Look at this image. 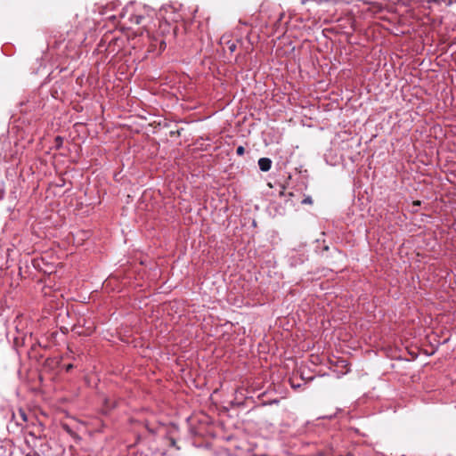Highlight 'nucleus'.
<instances>
[{
	"mask_svg": "<svg viewBox=\"0 0 456 456\" xmlns=\"http://www.w3.org/2000/svg\"><path fill=\"white\" fill-rule=\"evenodd\" d=\"M421 346H424L425 344H420ZM427 346H430L431 347V350L428 351V349H424V348H421L420 346H419V344H413V343H411V344H408L406 346H405V349L407 350L408 354L410 355H411V359L414 360L418 357L420 350H423L424 353L427 354V355H431L435 353V351L437 349V346L436 347H434L433 346V344H426Z\"/></svg>",
	"mask_w": 456,
	"mask_h": 456,
	"instance_id": "obj_1",
	"label": "nucleus"
},
{
	"mask_svg": "<svg viewBox=\"0 0 456 456\" xmlns=\"http://www.w3.org/2000/svg\"><path fill=\"white\" fill-rule=\"evenodd\" d=\"M258 167L261 171L267 172L272 167V160L269 158H261L258 160Z\"/></svg>",
	"mask_w": 456,
	"mask_h": 456,
	"instance_id": "obj_2",
	"label": "nucleus"
},
{
	"mask_svg": "<svg viewBox=\"0 0 456 456\" xmlns=\"http://www.w3.org/2000/svg\"><path fill=\"white\" fill-rule=\"evenodd\" d=\"M142 19H143V16H142V15H133L130 18V20L135 24H140L142 22Z\"/></svg>",
	"mask_w": 456,
	"mask_h": 456,
	"instance_id": "obj_3",
	"label": "nucleus"
},
{
	"mask_svg": "<svg viewBox=\"0 0 456 456\" xmlns=\"http://www.w3.org/2000/svg\"><path fill=\"white\" fill-rule=\"evenodd\" d=\"M144 428L151 435H155L157 433V430L151 428L147 421L144 423Z\"/></svg>",
	"mask_w": 456,
	"mask_h": 456,
	"instance_id": "obj_4",
	"label": "nucleus"
},
{
	"mask_svg": "<svg viewBox=\"0 0 456 456\" xmlns=\"http://www.w3.org/2000/svg\"><path fill=\"white\" fill-rule=\"evenodd\" d=\"M227 46H228V49L230 50L231 53H233L235 50H236V44L234 42H232V41H228L227 42Z\"/></svg>",
	"mask_w": 456,
	"mask_h": 456,
	"instance_id": "obj_5",
	"label": "nucleus"
},
{
	"mask_svg": "<svg viewBox=\"0 0 456 456\" xmlns=\"http://www.w3.org/2000/svg\"><path fill=\"white\" fill-rule=\"evenodd\" d=\"M302 204H313V200L310 196H305L303 200H302Z\"/></svg>",
	"mask_w": 456,
	"mask_h": 456,
	"instance_id": "obj_6",
	"label": "nucleus"
},
{
	"mask_svg": "<svg viewBox=\"0 0 456 456\" xmlns=\"http://www.w3.org/2000/svg\"><path fill=\"white\" fill-rule=\"evenodd\" d=\"M244 151H245V149H244V147H243V146H239V147H237V149H236V153H237V155H239V156H242V155L244 154Z\"/></svg>",
	"mask_w": 456,
	"mask_h": 456,
	"instance_id": "obj_7",
	"label": "nucleus"
},
{
	"mask_svg": "<svg viewBox=\"0 0 456 456\" xmlns=\"http://www.w3.org/2000/svg\"><path fill=\"white\" fill-rule=\"evenodd\" d=\"M25 456H40V455L36 451L31 450L28 453H26Z\"/></svg>",
	"mask_w": 456,
	"mask_h": 456,
	"instance_id": "obj_8",
	"label": "nucleus"
},
{
	"mask_svg": "<svg viewBox=\"0 0 456 456\" xmlns=\"http://www.w3.org/2000/svg\"><path fill=\"white\" fill-rule=\"evenodd\" d=\"M20 416L22 419L23 421H27V415L24 411H20Z\"/></svg>",
	"mask_w": 456,
	"mask_h": 456,
	"instance_id": "obj_9",
	"label": "nucleus"
},
{
	"mask_svg": "<svg viewBox=\"0 0 456 456\" xmlns=\"http://www.w3.org/2000/svg\"><path fill=\"white\" fill-rule=\"evenodd\" d=\"M73 368H74V365H73L72 363L67 364V365L65 366V370H66V371H68V372H69V371H70Z\"/></svg>",
	"mask_w": 456,
	"mask_h": 456,
	"instance_id": "obj_10",
	"label": "nucleus"
},
{
	"mask_svg": "<svg viewBox=\"0 0 456 456\" xmlns=\"http://www.w3.org/2000/svg\"><path fill=\"white\" fill-rule=\"evenodd\" d=\"M56 142H57V146H60V145L62 143V139H61V137L57 136V137H56Z\"/></svg>",
	"mask_w": 456,
	"mask_h": 456,
	"instance_id": "obj_11",
	"label": "nucleus"
},
{
	"mask_svg": "<svg viewBox=\"0 0 456 456\" xmlns=\"http://www.w3.org/2000/svg\"><path fill=\"white\" fill-rule=\"evenodd\" d=\"M41 345H42L41 343H38V344H33V345H32V346H31V349H32V350H35L37 346H41Z\"/></svg>",
	"mask_w": 456,
	"mask_h": 456,
	"instance_id": "obj_12",
	"label": "nucleus"
},
{
	"mask_svg": "<svg viewBox=\"0 0 456 456\" xmlns=\"http://www.w3.org/2000/svg\"><path fill=\"white\" fill-rule=\"evenodd\" d=\"M166 47V43L164 41L160 42V48L164 49Z\"/></svg>",
	"mask_w": 456,
	"mask_h": 456,
	"instance_id": "obj_13",
	"label": "nucleus"
},
{
	"mask_svg": "<svg viewBox=\"0 0 456 456\" xmlns=\"http://www.w3.org/2000/svg\"><path fill=\"white\" fill-rule=\"evenodd\" d=\"M290 383H291L292 387H296V385L294 384V382L292 380L290 381Z\"/></svg>",
	"mask_w": 456,
	"mask_h": 456,
	"instance_id": "obj_14",
	"label": "nucleus"
},
{
	"mask_svg": "<svg viewBox=\"0 0 456 456\" xmlns=\"http://www.w3.org/2000/svg\"><path fill=\"white\" fill-rule=\"evenodd\" d=\"M448 341H449V338H445V339H444V341H443V342H444V343H446V342H448Z\"/></svg>",
	"mask_w": 456,
	"mask_h": 456,
	"instance_id": "obj_15",
	"label": "nucleus"
},
{
	"mask_svg": "<svg viewBox=\"0 0 456 456\" xmlns=\"http://www.w3.org/2000/svg\"><path fill=\"white\" fill-rule=\"evenodd\" d=\"M47 347H48V345L45 344L44 348H47Z\"/></svg>",
	"mask_w": 456,
	"mask_h": 456,
	"instance_id": "obj_16",
	"label": "nucleus"
},
{
	"mask_svg": "<svg viewBox=\"0 0 456 456\" xmlns=\"http://www.w3.org/2000/svg\"><path fill=\"white\" fill-rule=\"evenodd\" d=\"M14 345H15V346H18L19 344H14ZM20 345H21V346H24V343H21Z\"/></svg>",
	"mask_w": 456,
	"mask_h": 456,
	"instance_id": "obj_17",
	"label": "nucleus"
}]
</instances>
